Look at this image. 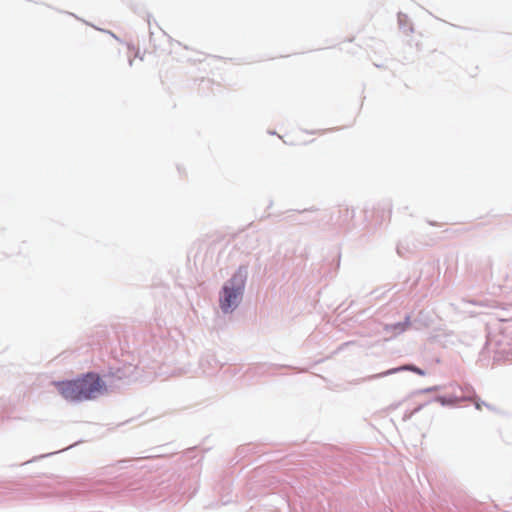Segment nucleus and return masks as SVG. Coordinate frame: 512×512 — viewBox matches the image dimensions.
I'll list each match as a JSON object with an SVG mask.
<instances>
[{
  "instance_id": "20e7f679",
  "label": "nucleus",
  "mask_w": 512,
  "mask_h": 512,
  "mask_svg": "<svg viewBox=\"0 0 512 512\" xmlns=\"http://www.w3.org/2000/svg\"><path fill=\"white\" fill-rule=\"evenodd\" d=\"M403 369L415 372L419 375H424V372L415 366H405Z\"/></svg>"
},
{
  "instance_id": "7ed1b4c3",
  "label": "nucleus",
  "mask_w": 512,
  "mask_h": 512,
  "mask_svg": "<svg viewBox=\"0 0 512 512\" xmlns=\"http://www.w3.org/2000/svg\"><path fill=\"white\" fill-rule=\"evenodd\" d=\"M409 326H410V319H409V317H407L405 322L387 326L386 329H392V330L400 333V332H404L405 330H407Z\"/></svg>"
},
{
  "instance_id": "f257e3e1",
  "label": "nucleus",
  "mask_w": 512,
  "mask_h": 512,
  "mask_svg": "<svg viewBox=\"0 0 512 512\" xmlns=\"http://www.w3.org/2000/svg\"><path fill=\"white\" fill-rule=\"evenodd\" d=\"M58 392L69 401L91 400L106 390L104 381L96 373H87L81 378L57 382Z\"/></svg>"
},
{
  "instance_id": "f03ea898",
  "label": "nucleus",
  "mask_w": 512,
  "mask_h": 512,
  "mask_svg": "<svg viewBox=\"0 0 512 512\" xmlns=\"http://www.w3.org/2000/svg\"><path fill=\"white\" fill-rule=\"evenodd\" d=\"M244 288V279L241 273L235 274L229 285L223 287V295L220 298V307L223 312L232 311L240 302Z\"/></svg>"
}]
</instances>
